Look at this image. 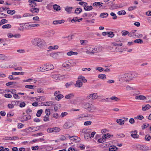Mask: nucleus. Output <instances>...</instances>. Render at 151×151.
<instances>
[{"mask_svg": "<svg viewBox=\"0 0 151 151\" xmlns=\"http://www.w3.org/2000/svg\"><path fill=\"white\" fill-rule=\"evenodd\" d=\"M32 43L33 45L37 46L40 48L43 47L46 45V43L45 41L39 38L32 39Z\"/></svg>", "mask_w": 151, "mask_h": 151, "instance_id": "obj_1", "label": "nucleus"}, {"mask_svg": "<svg viewBox=\"0 0 151 151\" xmlns=\"http://www.w3.org/2000/svg\"><path fill=\"white\" fill-rule=\"evenodd\" d=\"M73 63L74 64H76L75 63H74L70 60L66 61L63 63L62 66L65 68V70L68 71L71 69V65L73 64Z\"/></svg>", "mask_w": 151, "mask_h": 151, "instance_id": "obj_2", "label": "nucleus"}, {"mask_svg": "<svg viewBox=\"0 0 151 151\" xmlns=\"http://www.w3.org/2000/svg\"><path fill=\"white\" fill-rule=\"evenodd\" d=\"M126 74L129 81L133 80L135 78L138 77L139 76V74L138 73L133 72H130L128 73H126Z\"/></svg>", "mask_w": 151, "mask_h": 151, "instance_id": "obj_3", "label": "nucleus"}, {"mask_svg": "<svg viewBox=\"0 0 151 151\" xmlns=\"http://www.w3.org/2000/svg\"><path fill=\"white\" fill-rule=\"evenodd\" d=\"M86 50V52L87 54L94 53V46H88L85 48Z\"/></svg>", "mask_w": 151, "mask_h": 151, "instance_id": "obj_4", "label": "nucleus"}, {"mask_svg": "<svg viewBox=\"0 0 151 151\" xmlns=\"http://www.w3.org/2000/svg\"><path fill=\"white\" fill-rule=\"evenodd\" d=\"M119 81L122 83H123L124 82H129L126 73L122 75L119 78Z\"/></svg>", "mask_w": 151, "mask_h": 151, "instance_id": "obj_5", "label": "nucleus"}, {"mask_svg": "<svg viewBox=\"0 0 151 151\" xmlns=\"http://www.w3.org/2000/svg\"><path fill=\"white\" fill-rule=\"evenodd\" d=\"M64 53L62 52H56L53 53H52L50 54V56L54 58H56L57 57L60 55H63Z\"/></svg>", "mask_w": 151, "mask_h": 151, "instance_id": "obj_6", "label": "nucleus"}, {"mask_svg": "<svg viewBox=\"0 0 151 151\" xmlns=\"http://www.w3.org/2000/svg\"><path fill=\"white\" fill-rule=\"evenodd\" d=\"M40 126L37 127H31L27 129V131L28 132H32L37 131L40 129Z\"/></svg>", "mask_w": 151, "mask_h": 151, "instance_id": "obj_7", "label": "nucleus"}, {"mask_svg": "<svg viewBox=\"0 0 151 151\" xmlns=\"http://www.w3.org/2000/svg\"><path fill=\"white\" fill-rule=\"evenodd\" d=\"M71 124L70 122H66L63 125V127L64 129H67L70 128L71 127Z\"/></svg>", "mask_w": 151, "mask_h": 151, "instance_id": "obj_8", "label": "nucleus"}, {"mask_svg": "<svg viewBox=\"0 0 151 151\" xmlns=\"http://www.w3.org/2000/svg\"><path fill=\"white\" fill-rule=\"evenodd\" d=\"M103 49L102 47H97L94 46V53L97 52H99L101 51Z\"/></svg>", "mask_w": 151, "mask_h": 151, "instance_id": "obj_9", "label": "nucleus"}, {"mask_svg": "<svg viewBox=\"0 0 151 151\" xmlns=\"http://www.w3.org/2000/svg\"><path fill=\"white\" fill-rule=\"evenodd\" d=\"M51 76L52 78L56 80H59L60 78L61 77V76L60 75L57 74H52L51 75Z\"/></svg>", "mask_w": 151, "mask_h": 151, "instance_id": "obj_10", "label": "nucleus"}, {"mask_svg": "<svg viewBox=\"0 0 151 151\" xmlns=\"http://www.w3.org/2000/svg\"><path fill=\"white\" fill-rule=\"evenodd\" d=\"M135 98L137 100H145L147 99V97L143 95H138L136 96Z\"/></svg>", "mask_w": 151, "mask_h": 151, "instance_id": "obj_11", "label": "nucleus"}, {"mask_svg": "<svg viewBox=\"0 0 151 151\" xmlns=\"http://www.w3.org/2000/svg\"><path fill=\"white\" fill-rule=\"evenodd\" d=\"M82 82L80 80H78L76 81V83L75 84V86L77 87L80 88L82 86Z\"/></svg>", "mask_w": 151, "mask_h": 151, "instance_id": "obj_12", "label": "nucleus"}, {"mask_svg": "<svg viewBox=\"0 0 151 151\" xmlns=\"http://www.w3.org/2000/svg\"><path fill=\"white\" fill-rule=\"evenodd\" d=\"M96 109L95 107L91 104H90L88 109V110L89 111H93Z\"/></svg>", "mask_w": 151, "mask_h": 151, "instance_id": "obj_13", "label": "nucleus"}, {"mask_svg": "<svg viewBox=\"0 0 151 151\" xmlns=\"http://www.w3.org/2000/svg\"><path fill=\"white\" fill-rule=\"evenodd\" d=\"M123 7L122 6V5H118L117 4H112V5L110 9H116L118 8L122 7Z\"/></svg>", "mask_w": 151, "mask_h": 151, "instance_id": "obj_14", "label": "nucleus"}, {"mask_svg": "<svg viewBox=\"0 0 151 151\" xmlns=\"http://www.w3.org/2000/svg\"><path fill=\"white\" fill-rule=\"evenodd\" d=\"M133 133L131 134V136L134 139H137L139 138V135L137 134V132L136 131L132 132Z\"/></svg>", "mask_w": 151, "mask_h": 151, "instance_id": "obj_15", "label": "nucleus"}, {"mask_svg": "<svg viewBox=\"0 0 151 151\" xmlns=\"http://www.w3.org/2000/svg\"><path fill=\"white\" fill-rule=\"evenodd\" d=\"M39 9L37 8H32L30 9L29 11L32 13H38L39 12Z\"/></svg>", "mask_w": 151, "mask_h": 151, "instance_id": "obj_16", "label": "nucleus"}, {"mask_svg": "<svg viewBox=\"0 0 151 151\" xmlns=\"http://www.w3.org/2000/svg\"><path fill=\"white\" fill-rule=\"evenodd\" d=\"M80 42L81 43V45H88V42L87 40H80Z\"/></svg>", "mask_w": 151, "mask_h": 151, "instance_id": "obj_17", "label": "nucleus"}, {"mask_svg": "<svg viewBox=\"0 0 151 151\" xmlns=\"http://www.w3.org/2000/svg\"><path fill=\"white\" fill-rule=\"evenodd\" d=\"M88 117L87 116L84 115L83 114H80L78 115L76 118V120H81L84 117Z\"/></svg>", "mask_w": 151, "mask_h": 151, "instance_id": "obj_18", "label": "nucleus"}, {"mask_svg": "<svg viewBox=\"0 0 151 151\" xmlns=\"http://www.w3.org/2000/svg\"><path fill=\"white\" fill-rule=\"evenodd\" d=\"M78 79L81 81H82L84 83H86L87 81L85 77L82 76H79L78 78Z\"/></svg>", "mask_w": 151, "mask_h": 151, "instance_id": "obj_19", "label": "nucleus"}, {"mask_svg": "<svg viewBox=\"0 0 151 151\" xmlns=\"http://www.w3.org/2000/svg\"><path fill=\"white\" fill-rule=\"evenodd\" d=\"M58 45L52 46H49L48 47V50H52L55 49H57L58 48Z\"/></svg>", "mask_w": 151, "mask_h": 151, "instance_id": "obj_20", "label": "nucleus"}, {"mask_svg": "<svg viewBox=\"0 0 151 151\" xmlns=\"http://www.w3.org/2000/svg\"><path fill=\"white\" fill-rule=\"evenodd\" d=\"M42 106H50L52 104V101H47V102H44L42 103Z\"/></svg>", "mask_w": 151, "mask_h": 151, "instance_id": "obj_21", "label": "nucleus"}, {"mask_svg": "<svg viewBox=\"0 0 151 151\" xmlns=\"http://www.w3.org/2000/svg\"><path fill=\"white\" fill-rule=\"evenodd\" d=\"M45 65L46 66V69H47V70H51L54 68V66L52 64H49L47 65V64H46Z\"/></svg>", "mask_w": 151, "mask_h": 151, "instance_id": "obj_22", "label": "nucleus"}, {"mask_svg": "<svg viewBox=\"0 0 151 151\" xmlns=\"http://www.w3.org/2000/svg\"><path fill=\"white\" fill-rule=\"evenodd\" d=\"M65 22L64 20H55L53 22V24H60L63 23H64Z\"/></svg>", "mask_w": 151, "mask_h": 151, "instance_id": "obj_23", "label": "nucleus"}, {"mask_svg": "<svg viewBox=\"0 0 151 151\" xmlns=\"http://www.w3.org/2000/svg\"><path fill=\"white\" fill-rule=\"evenodd\" d=\"M118 149V148L114 145L111 146L109 150V151H116Z\"/></svg>", "mask_w": 151, "mask_h": 151, "instance_id": "obj_24", "label": "nucleus"}, {"mask_svg": "<svg viewBox=\"0 0 151 151\" xmlns=\"http://www.w3.org/2000/svg\"><path fill=\"white\" fill-rule=\"evenodd\" d=\"M151 107V106L149 104H147L145 106L143 105L142 110L143 111H145Z\"/></svg>", "mask_w": 151, "mask_h": 151, "instance_id": "obj_25", "label": "nucleus"}, {"mask_svg": "<svg viewBox=\"0 0 151 151\" xmlns=\"http://www.w3.org/2000/svg\"><path fill=\"white\" fill-rule=\"evenodd\" d=\"M53 7L54 9L57 11L60 10L61 9L60 6L56 4L54 5Z\"/></svg>", "mask_w": 151, "mask_h": 151, "instance_id": "obj_26", "label": "nucleus"}, {"mask_svg": "<svg viewBox=\"0 0 151 151\" xmlns=\"http://www.w3.org/2000/svg\"><path fill=\"white\" fill-rule=\"evenodd\" d=\"M116 122L120 125L124 124V121L122 119H117Z\"/></svg>", "mask_w": 151, "mask_h": 151, "instance_id": "obj_27", "label": "nucleus"}, {"mask_svg": "<svg viewBox=\"0 0 151 151\" xmlns=\"http://www.w3.org/2000/svg\"><path fill=\"white\" fill-rule=\"evenodd\" d=\"M67 55L68 56H71L73 55H77L78 53L76 52H73L72 51H70L67 53Z\"/></svg>", "mask_w": 151, "mask_h": 151, "instance_id": "obj_28", "label": "nucleus"}, {"mask_svg": "<svg viewBox=\"0 0 151 151\" xmlns=\"http://www.w3.org/2000/svg\"><path fill=\"white\" fill-rule=\"evenodd\" d=\"M63 96L61 94H58L55 97V99L57 100H59L60 99L63 97Z\"/></svg>", "mask_w": 151, "mask_h": 151, "instance_id": "obj_29", "label": "nucleus"}, {"mask_svg": "<svg viewBox=\"0 0 151 151\" xmlns=\"http://www.w3.org/2000/svg\"><path fill=\"white\" fill-rule=\"evenodd\" d=\"M24 74V73L23 72H12V74L13 75H23Z\"/></svg>", "mask_w": 151, "mask_h": 151, "instance_id": "obj_30", "label": "nucleus"}, {"mask_svg": "<svg viewBox=\"0 0 151 151\" xmlns=\"http://www.w3.org/2000/svg\"><path fill=\"white\" fill-rule=\"evenodd\" d=\"M110 137V134L109 133H107L104 134L102 136V137L104 140L105 141L106 139L108 138H109Z\"/></svg>", "mask_w": 151, "mask_h": 151, "instance_id": "obj_31", "label": "nucleus"}, {"mask_svg": "<svg viewBox=\"0 0 151 151\" xmlns=\"http://www.w3.org/2000/svg\"><path fill=\"white\" fill-rule=\"evenodd\" d=\"M108 16V14L107 13H103L101 14L100 17L102 18L106 17Z\"/></svg>", "mask_w": 151, "mask_h": 151, "instance_id": "obj_32", "label": "nucleus"}, {"mask_svg": "<svg viewBox=\"0 0 151 151\" xmlns=\"http://www.w3.org/2000/svg\"><path fill=\"white\" fill-rule=\"evenodd\" d=\"M73 8L72 7H67L65 9V10L68 13H70Z\"/></svg>", "mask_w": 151, "mask_h": 151, "instance_id": "obj_33", "label": "nucleus"}, {"mask_svg": "<svg viewBox=\"0 0 151 151\" xmlns=\"http://www.w3.org/2000/svg\"><path fill=\"white\" fill-rule=\"evenodd\" d=\"M31 118V116L29 115H27L23 116V119L25 121L29 120Z\"/></svg>", "mask_w": 151, "mask_h": 151, "instance_id": "obj_34", "label": "nucleus"}, {"mask_svg": "<svg viewBox=\"0 0 151 151\" xmlns=\"http://www.w3.org/2000/svg\"><path fill=\"white\" fill-rule=\"evenodd\" d=\"M98 77L101 79H104L106 78V75L105 74H99L98 75Z\"/></svg>", "mask_w": 151, "mask_h": 151, "instance_id": "obj_35", "label": "nucleus"}, {"mask_svg": "<svg viewBox=\"0 0 151 151\" xmlns=\"http://www.w3.org/2000/svg\"><path fill=\"white\" fill-rule=\"evenodd\" d=\"M134 42L137 43L142 44L143 43V41L142 40L140 39H139L135 40L134 41Z\"/></svg>", "mask_w": 151, "mask_h": 151, "instance_id": "obj_36", "label": "nucleus"}, {"mask_svg": "<svg viewBox=\"0 0 151 151\" xmlns=\"http://www.w3.org/2000/svg\"><path fill=\"white\" fill-rule=\"evenodd\" d=\"M42 111L43 110L42 109L38 110L36 114L37 116L38 117H40L42 114Z\"/></svg>", "mask_w": 151, "mask_h": 151, "instance_id": "obj_37", "label": "nucleus"}, {"mask_svg": "<svg viewBox=\"0 0 151 151\" xmlns=\"http://www.w3.org/2000/svg\"><path fill=\"white\" fill-rule=\"evenodd\" d=\"M74 95L73 93H70L66 95L65 98L66 99H70L74 96Z\"/></svg>", "mask_w": 151, "mask_h": 151, "instance_id": "obj_38", "label": "nucleus"}, {"mask_svg": "<svg viewBox=\"0 0 151 151\" xmlns=\"http://www.w3.org/2000/svg\"><path fill=\"white\" fill-rule=\"evenodd\" d=\"M82 11V9L81 8H77L75 11V13L77 14H78L80 13Z\"/></svg>", "mask_w": 151, "mask_h": 151, "instance_id": "obj_39", "label": "nucleus"}, {"mask_svg": "<svg viewBox=\"0 0 151 151\" xmlns=\"http://www.w3.org/2000/svg\"><path fill=\"white\" fill-rule=\"evenodd\" d=\"M107 35L108 37L111 38L113 37L114 36V32H108Z\"/></svg>", "mask_w": 151, "mask_h": 151, "instance_id": "obj_40", "label": "nucleus"}, {"mask_svg": "<svg viewBox=\"0 0 151 151\" xmlns=\"http://www.w3.org/2000/svg\"><path fill=\"white\" fill-rule=\"evenodd\" d=\"M144 118V117L143 116L139 115L135 117L134 119H139L142 120Z\"/></svg>", "mask_w": 151, "mask_h": 151, "instance_id": "obj_41", "label": "nucleus"}, {"mask_svg": "<svg viewBox=\"0 0 151 151\" xmlns=\"http://www.w3.org/2000/svg\"><path fill=\"white\" fill-rule=\"evenodd\" d=\"M91 94V98L92 99H95L98 97V95L96 93H94Z\"/></svg>", "mask_w": 151, "mask_h": 151, "instance_id": "obj_42", "label": "nucleus"}, {"mask_svg": "<svg viewBox=\"0 0 151 151\" xmlns=\"http://www.w3.org/2000/svg\"><path fill=\"white\" fill-rule=\"evenodd\" d=\"M92 7L91 6H87L84 7V9L86 11L91 10L92 9Z\"/></svg>", "mask_w": 151, "mask_h": 151, "instance_id": "obj_43", "label": "nucleus"}, {"mask_svg": "<svg viewBox=\"0 0 151 151\" xmlns=\"http://www.w3.org/2000/svg\"><path fill=\"white\" fill-rule=\"evenodd\" d=\"M46 65L45 64L44 66H42L40 68V71H44V70L47 71V69H46Z\"/></svg>", "mask_w": 151, "mask_h": 151, "instance_id": "obj_44", "label": "nucleus"}, {"mask_svg": "<svg viewBox=\"0 0 151 151\" xmlns=\"http://www.w3.org/2000/svg\"><path fill=\"white\" fill-rule=\"evenodd\" d=\"M11 27V25L9 24H7L3 25L2 28L3 29H9Z\"/></svg>", "mask_w": 151, "mask_h": 151, "instance_id": "obj_45", "label": "nucleus"}, {"mask_svg": "<svg viewBox=\"0 0 151 151\" xmlns=\"http://www.w3.org/2000/svg\"><path fill=\"white\" fill-rule=\"evenodd\" d=\"M102 3H101L100 2H95L93 3V6H101L102 5L101 4H102Z\"/></svg>", "mask_w": 151, "mask_h": 151, "instance_id": "obj_46", "label": "nucleus"}, {"mask_svg": "<svg viewBox=\"0 0 151 151\" xmlns=\"http://www.w3.org/2000/svg\"><path fill=\"white\" fill-rule=\"evenodd\" d=\"M7 59V57L2 54H0V60H4Z\"/></svg>", "mask_w": 151, "mask_h": 151, "instance_id": "obj_47", "label": "nucleus"}, {"mask_svg": "<svg viewBox=\"0 0 151 151\" xmlns=\"http://www.w3.org/2000/svg\"><path fill=\"white\" fill-rule=\"evenodd\" d=\"M117 14L119 15H125L126 14V12L124 10H122L119 11Z\"/></svg>", "mask_w": 151, "mask_h": 151, "instance_id": "obj_48", "label": "nucleus"}, {"mask_svg": "<svg viewBox=\"0 0 151 151\" xmlns=\"http://www.w3.org/2000/svg\"><path fill=\"white\" fill-rule=\"evenodd\" d=\"M53 131L54 132H58L60 131V129L58 127H53Z\"/></svg>", "mask_w": 151, "mask_h": 151, "instance_id": "obj_49", "label": "nucleus"}, {"mask_svg": "<svg viewBox=\"0 0 151 151\" xmlns=\"http://www.w3.org/2000/svg\"><path fill=\"white\" fill-rule=\"evenodd\" d=\"M84 137L86 139H88L91 138L90 135L89 133H87L84 134Z\"/></svg>", "mask_w": 151, "mask_h": 151, "instance_id": "obj_50", "label": "nucleus"}, {"mask_svg": "<svg viewBox=\"0 0 151 151\" xmlns=\"http://www.w3.org/2000/svg\"><path fill=\"white\" fill-rule=\"evenodd\" d=\"M7 22V20L6 19H2L0 21V25H1Z\"/></svg>", "mask_w": 151, "mask_h": 151, "instance_id": "obj_51", "label": "nucleus"}, {"mask_svg": "<svg viewBox=\"0 0 151 151\" xmlns=\"http://www.w3.org/2000/svg\"><path fill=\"white\" fill-rule=\"evenodd\" d=\"M134 89H135L134 88L131 87L129 86H127L126 87V90L127 91L134 90Z\"/></svg>", "mask_w": 151, "mask_h": 151, "instance_id": "obj_52", "label": "nucleus"}, {"mask_svg": "<svg viewBox=\"0 0 151 151\" xmlns=\"http://www.w3.org/2000/svg\"><path fill=\"white\" fill-rule=\"evenodd\" d=\"M15 13V11L14 10H8L7 13L9 14H13Z\"/></svg>", "mask_w": 151, "mask_h": 151, "instance_id": "obj_53", "label": "nucleus"}, {"mask_svg": "<svg viewBox=\"0 0 151 151\" xmlns=\"http://www.w3.org/2000/svg\"><path fill=\"white\" fill-rule=\"evenodd\" d=\"M19 101H12L11 102L12 104L14 106L15 105H18L19 104Z\"/></svg>", "mask_w": 151, "mask_h": 151, "instance_id": "obj_54", "label": "nucleus"}, {"mask_svg": "<svg viewBox=\"0 0 151 151\" xmlns=\"http://www.w3.org/2000/svg\"><path fill=\"white\" fill-rule=\"evenodd\" d=\"M110 99L114 100L116 101H119V99L117 97L115 96H113L110 98Z\"/></svg>", "mask_w": 151, "mask_h": 151, "instance_id": "obj_55", "label": "nucleus"}, {"mask_svg": "<svg viewBox=\"0 0 151 151\" xmlns=\"http://www.w3.org/2000/svg\"><path fill=\"white\" fill-rule=\"evenodd\" d=\"M42 0H29L28 1V2L29 3L32 2L34 3L36 2H42Z\"/></svg>", "mask_w": 151, "mask_h": 151, "instance_id": "obj_56", "label": "nucleus"}, {"mask_svg": "<svg viewBox=\"0 0 151 151\" xmlns=\"http://www.w3.org/2000/svg\"><path fill=\"white\" fill-rule=\"evenodd\" d=\"M110 15L111 16L113 17V19H116L117 18V17L116 14L113 12H111L110 13Z\"/></svg>", "mask_w": 151, "mask_h": 151, "instance_id": "obj_57", "label": "nucleus"}, {"mask_svg": "<svg viewBox=\"0 0 151 151\" xmlns=\"http://www.w3.org/2000/svg\"><path fill=\"white\" fill-rule=\"evenodd\" d=\"M16 83V82H10L6 83V85L7 86H9L12 85H15Z\"/></svg>", "mask_w": 151, "mask_h": 151, "instance_id": "obj_58", "label": "nucleus"}, {"mask_svg": "<svg viewBox=\"0 0 151 151\" xmlns=\"http://www.w3.org/2000/svg\"><path fill=\"white\" fill-rule=\"evenodd\" d=\"M49 120V116L45 115L44 117L43 121L45 122H47Z\"/></svg>", "mask_w": 151, "mask_h": 151, "instance_id": "obj_59", "label": "nucleus"}, {"mask_svg": "<svg viewBox=\"0 0 151 151\" xmlns=\"http://www.w3.org/2000/svg\"><path fill=\"white\" fill-rule=\"evenodd\" d=\"M151 138V136L149 135H146L145 137V139L146 140L149 141Z\"/></svg>", "mask_w": 151, "mask_h": 151, "instance_id": "obj_60", "label": "nucleus"}, {"mask_svg": "<svg viewBox=\"0 0 151 151\" xmlns=\"http://www.w3.org/2000/svg\"><path fill=\"white\" fill-rule=\"evenodd\" d=\"M68 114V113L67 112H62L61 115H60V116L61 117V118H63L64 117V116H67Z\"/></svg>", "mask_w": 151, "mask_h": 151, "instance_id": "obj_61", "label": "nucleus"}, {"mask_svg": "<svg viewBox=\"0 0 151 151\" xmlns=\"http://www.w3.org/2000/svg\"><path fill=\"white\" fill-rule=\"evenodd\" d=\"M45 112L46 115L49 116L50 114V109H46L45 110Z\"/></svg>", "mask_w": 151, "mask_h": 151, "instance_id": "obj_62", "label": "nucleus"}, {"mask_svg": "<svg viewBox=\"0 0 151 151\" xmlns=\"http://www.w3.org/2000/svg\"><path fill=\"white\" fill-rule=\"evenodd\" d=\"M121 33L122 36H125L128 34L129 32L127 31L123 30L122 31Z\"/></svg>", "mask_w": 151, "mask_h": 151, "instance_id": "obj_63", "label": "nucleus"}, {"mask_svg": "<svg viewBox=\"0 0 151 151\" xmlns=\"http://www.w3.org/2000/svg\"><path fill=\"white\" fill-rule=\"evenodd\" d=\"M92 122L91 121H86L84 122V124L85 126H88L91 124Z\"/></svg>", "mask_w": 151, "mask_h": 151, "instance_id": "obj_64", "label": "nucleus"}]
</instances>
